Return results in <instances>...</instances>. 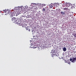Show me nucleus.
I'll return each mask as SVG.
<instances>
[{"label":"nucleus","instance_id":"15","mask_svg":"<svg viewBox=\"0 0 76 76\" xmlns=\"http://www.w3.org/2000/svg\"><path fill=\"white\" fill-rule=\"evenodd\" d=\"M53 53H54V50Z\"/></svg>","mask_w":76,"mask_h":76},{"label":"nucleus","instance_id":"3","mask_svg":"<svg viewBox=\"0 0 76 76\" xmlns=\"http://www.w3.org/2000/svg\"><path fill=\"white\" fill-rule=\"evenodd\" d=\"M70 61L73 63H75L76 61V57L72 58V59L71 58L70 59Z\"/></svg>","mask_w":76,"mask_h":76},{"label":"nucleus","instance_id":"4","mask_svg":"<svg viewBox=\"0 0 76 76\" xmlns=\"http://www.w3.org/2000/svg\"><path fill=\"white\" fill-rule=\"evenodd\" d=\"M12 20L14 23H16V21L17 20V18L15 17H13L12 18Z\"/></svg>","mask_w":76,"mask_h":76},{"label":"nucleus","instance_id":"1","mask_svg":"<svg viewBox=\"0 0 76 76\" xmlns=\"http://www.w3.org/2000/svg\"><path fill=\"white\" fill-rule=\"evenodd\" d=\"M4 11L5 13H7V12L9 13L8 14H9L10 16H13L15 15V13L13 12H9L7 10H4Z\"/></svg>","mask_w":76,"mask_h":76},{"label":"nucleus","instance_id":"12","mask_svg":"<svg viewBox=\"0 0 76 76\" xmlns=\"http://www.w3.org/2000/svg\"><path fill=\"white\" fill-rule=\"evenodd\" d=\"M68 64H70V63H71L70 62H68Z\"/></svg>","mask_w":76,"mask_h":76},{"label":"nucleus","instance_id":"9","mask_svg":"<svg viewBox=\"0 0 76 76\" xmlns=\"http://www.w3.org/2000/svg\"><path fill=\"white\" fill-rule=\"evenodd\" d=\"M68 10L69 9H68L67 8H64V10Z\"/></svg>","mask_w":76,"mask_h":76},{"label":"nucleus","instance_id":"16","mask_svg":"<svg viewBox=\"0 0 76 76\" xmlns=\"http://www.w3.org/2000/svg\"><path fill=\"white\" fill-rule=\"evenodd\" d=\"M68 54H69V53H68Z\"/></svg>","mask_w":76,"mask_h":76},{"label":"nucleus","instance_id":"14","mask_svg":"<svg viewBox=\"0 0 76 76\" xmlns=\"http://www.w3.org/2000/svg\"><path fill=\"white\" fill-rule=\"evenodd\" d=\"M56 56L57 57H58V56H57V55H56Z\"/></svg>","mask_w":76,"mask_h":76},{"label":"nucleus","instance_id":"10","mask_svg":"<svg viewBox=\"0 0 76 76\" xmlns=\"http://www.w3.org/2000/svg\"><path fill=\"white\" fill-rule=\"evenodd\" d=\"M50 8H53V7L51 5H50Z\"/></svg>","mask_w":76,"mask_h":76},{"label":"nucleus","instance_id":"7","mask_svg":"<svg viewBox=\"0 0 76 76\" xmlns=\"http://www.w3.org/2000/svg\"><path fill=\"white\" fill-rule=\"evenodd\" d=\"M26 30H28L29 32H30L31 30H30V28H29V27H27L26 28Z\"/></svg>","mask_w":76,"mask_h":76},{"label":"nucleus","instance_id":"17","mask_svg":"<svg viewBox=\"0 0 76 76\" xmlns=\"http://www.w3.org/2000/svg\"><path fill=\"white\" fill-rule=\"evenodd\" d=\"M24 13H25V12H24Z\"/></svg>","mask_w":76,"mask_h":76},{"label":"nucleus","instance_id":"11","mask_svg":"<svg viewBox=\"0 0 76 76\" xmlns=\"http://www.w3.org/2000/svg\"><path fill=\"white\" fill-rule=\"evenodd\" d=\"M42 11H45V8H43V10H42Z\"/></svg>","mask_w":76,"mask_h":76},{"label":"nucleus","instance_id":"18","mask_svg":"<svg viewBox=\"0 0 76 76\" xmlns=\"http://www.w3.org/2000/svg\"><path fill=\"white\" fill-rule=\"evenodd\" d=\"M52 53H53V52H52Z\"/></svg>","mask_w":76,"mask_h":76},{"label":"nucleus","instance_id":"5","mask_svg":"<svg viewBox=\"0 0 76 76\" xmlns=\"http://www.w3.org/2000/svg\"><path fill=\"white\" fill-rule=\"evenodd\" d=\"M61 13L62 15H65V12H61Z\"/></svg>","mask_w":76,"mask_h":76},{"label":"nucleus","instance_id":"8","mask_svg":"<svg viewBox=\"0 0 76 76\" xmlns=\"http://www.w3.org/2000/svg\"><path fill=\"white\" fill-rule=\"evenodd\" d=\"M33 47L34 48H37L38 47V46H37V45H36L33 46Z\"/></svg>","mask_w":76,"mask_h":76},{"label":"nucleus","instance_id":"2","mask_svg":"<svg viewBox=\"0 0 76 76\" xmlns=\"http://www.w3.org/2000/svg\"><path fill=\"white\" fill-rule=\"evenodd\" d=\"M15 23L18 24V25H21V26H23V24L22 23H20V21H19L18 20H17L15 21Z\"/></svg>","mask_w":76,"mask_h":76},{"label":"nucleus","instance_id":"13","mask_svg":"<svg viewBox=\"0 0 76 76\" xmlns=\"http://www.w3.org/2000/svg\"><path fill=\"white\" fill-rule=\"evenodd\" d=\"M43 6H45V4H43Z\"/></svg>","mask_w":76,"mask_h":76},{"label":"nucleus","instance_id":"6","mask_svg":"<svg viewBox=\"0 0 76 76\" xmlns=\"http://www.w3.org/2000/svg\"><path fill=\"white\" fill-rule=\"evenodd\" d=\"M67 50V49H66V48L65 47H64L63 49V50L64 51H66V50Z\"/></svg>","mask_w":76,"mask_h":76}]
</instances>
